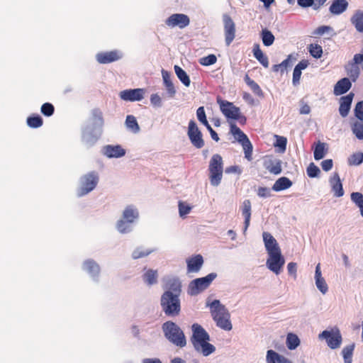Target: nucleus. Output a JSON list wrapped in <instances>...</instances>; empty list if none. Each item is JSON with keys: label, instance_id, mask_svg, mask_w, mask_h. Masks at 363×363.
Returning a JSON list of instances; mask_svg holds the SVG:
<instances>
[{"label": "nucleus", "instance_id": "1", "mask_svg": "<svg viewBox=\"0 0 363 363\" xmlns=\"http://www.w3.org/2000/svg\"><path fill=\"white\" fill-rule=\"evenodd\" d=\"M160 298L162 311L167 316H177L181 311L182 283L178 278L169 279Z\"/></svg>", "mask_w": 363, "mask_h": 363}, {"label": "nucleus", "instance_id": "2", "mask_svg": "<svg viewBox=\"0 0 363 363\" xmlns=\"http://www.w3.org/2000/svg\"><path fill=\"white\" fill-rule=\"evenodd\" d=\"M104 119L102 113L99 110H94L91 117L82 127L81 140L86 148L93 147L101 136L103 132Z\"/></svg>", "mask_w": 363, "mask_h": 363}, {"label": "nucleus", "instance_id": "3", "mask_svg": "<svg viewBox=\"0 0 363 363\" xmlns=\"http://www.w3.org/2000/svg\"><path fill=\"white\" fill-rule=\"evenodd\" d=\"M162 331L164 337L176 346L183 347L186 341L182 330L174 322L167 321L162 324Z\"/></svg>", "mask_w": 363, "mask_h": 363}, {"label": "nucleus", "instance_id": "4", "mask_svg": "<svg viewBox=\"0 0 363 363\" xmlns=\"http://www.w3.org/2000/svg\"><path fill=\"white\" fill-rule=\"evenodd\" d=\"M209 179L211 184L218 186L223 178V163L220 155L215 154L212 156L208 167Z\"/></svg>", "mask_w": 363, "mask_h": 363}, {"label": "nucleus", "instance_id": "5", "mask_svg": "<svg viewBox=\"0 0 363 363\" xmlns=\"http://www.w3.org/2000/svg\"><path fill=\"white\" fill-rule=\"evenodd\" d=\"M99 182V176L96 172H89L81 177L77 194L79 197L84 196L93 191Z\"/></svg>", "mask_w": 363, "mask_h": 363}, {"label": "nucleus", "instance_id": "6", "mask_svg": "<svg viewBox=\"0 0 363 363\" xmlns=\"http://www.w3.org/2000/svg\"><path fill=\"white\" fill-rule=\"evenodd\" d=\"M216 277L217 274L213 272L204 277L192 280L189 284L188 294L191 296L198 295L206 289Z\"/></svg>", "mask_w": 363, "mask_h": 363}, {"label": "nucleus", "instance_id": "7", "mask_svg": "<svg viewBox=\"0 0 363 363\" xmlns=\"http://www.w3.org/2000/svg\"><path fill=\"white\" fill-rule=\"evenodd\" d=\"M230 133L243 148L245 158L252 160V145L247 136L235 124L230 123Z\"/></svg>", "mask_w": 363, "mask_h": 363}, {"label": "nucleus", "instance_id": "8", "mask_svg": "<svg viewBox=\"0 0 363 363\" xmlns=\"http://www.w3.org/2000/svg\"><path fill=\"white\" fill-rule=\"evenodd\" d=\"M284 264L285 259L281 252L267 254L266 267L276 275H279L281 272Z\"/></svg>", "mask_w": 363, "mask_h": 363}, {"label": "nucleus", "instance_id": "9", "mask_svg": "<svg viewBox=\"0 0 363 363\" xmlns=\"http://www.w3.org/2000/svg\"><path fill=\"white\" fill-rule=\"evenodd\" d=\"M318 337L325 340L328 346L333 350L340 347L342 341L340 331L337 328L323 330L319 334Z\"/></svg>", "mask_w": 363, "mask_h": 363}, {"label": "nucleus", "instance_id": "10", "mask_svg": "<svg viewBox=\"0 0 363 363\" xmlns=\"http://www.w3.org/2000/svg\"><path fill=\"white\" fill-rule=\"evenodd\" d=\"M187 135L195 147L200 149L204 146L202 133L196 122L193 120L189 122Z\"/></svg>", "mask_w": 363, "mask_h": 363}, {"label": "nucleus", "instance_id": "11", "mask_svg": "<svg viewBox=\"0 0 363 363\" xmlns=\"http://www.w3.org/2000/svg\"><path fill=\"white\" fill-rule=\"evenodd\" d=\"M164 23L170 28L184 29L189 26L190 18L184 13H173L166 18Z\"/></svg>", "mask_w": 363, "mask_h": 363}, {"label": "nucleus", "instance_id": "12", "mask_svg": "<svg viewBox=\"0 0 363 363\" xmlns=\"http://www.w3.org/2000/svg\"><path fill=\"white\" fill-rule=\"evenodd\" d=\"M206 306L209 308L211 317L216 320L220 317L229 313L227 308L223 305L218 299L211 300L210 298L206 299Z\"/></svg>", "mask_w": 363, "mask_h": 363}, {"label": "nucleus", "instance_id": "13", "mask_svg": "<svg viewBox=\"0 0 363 363\" xmlns=\"http://www.w3.org/2000/svg\"><path fill=\"white\" fill-rule=\"evenodd\" d=\"M82 268L84 272L88 274L93 281H99L101 267L96 261L92 259H87L83 262Z\"/></svg>", "mask_w": 363, "mask_h": 363}, {"label": "nucleus", "instance_id": "14", "mask_svg": "<svg viewBox=\"0 0 363 363\" xmlns=\"http://www.w3.org/2000/svg\"><path fill=\"white\" fill-rule=\"evenodd\" d=\"M220 105V108L223 114L228 119H238L240 118V108L235 106L233 103L222 101L220 99L217 100Z\"/></svg>", "mask_w": 363, "mask_h": 363}, {"label": "nucleus", "instance_id": "15", "mask_svg": "<svg viewBox=\"0 0 363 363\" xmlns=\"http://www.w3.org/2000/svg\"><path fill=\"white\" fill-rule=\"evenodd\" d=\"M223 20L224 23L225 44L228 46L235 37V25L233 19L228 15H224Z\"/></svg>", "mask_w": 363, "mask_h": 363}, {"label": "nucleus", "instance_id": "16", "mask_svg": "<svg viewBox=\"0 0 363 363\" xmlns=\"http://www.w3.org/2000/svg\"><path fill=\"white\" fill-rule=\"evenodd\" d=\"M123 57V53L119 50H111L109 52H101L96 55V59L100 64H108Z\"/></svg>", "mask_w": 363, "mask_h": 363}, {"label": "nucleus", "instance_id": "17", "mask_svg": "<svg viewBox=\"0 0 363 363\" xmlns=\"http://www.w3.org/2000/svg\"><path fill=\"white\" fill-rule=\"evenodd\" d=\"M143 89H125L120 92L121 99L125 101H139L144 98Z\"/></svg>", "mask_w": 363, "mask_h": 363}, {"label": "nucleus", "instance_id": "18", "mask_svg": "<svg viewBox=\"0 0 363 363\" xmlns=\"http://www.w3.org/2000/svg\"><path fill=\"white\" fill-rule=\"evenodd\" d=\"M102 153L108 158H120L125 155V150L120 145H107L103 147Z\"/></svg>", "mask_w": 363, "mask_h": 363}, {"label": "nucleus", "instance_id": "19", "mask_svg": "<svg viewBox=\"0 0 363 363\" xmlns=\"http://www.w3.org/2000/svg\"><path fill=\"white\" fill-rule=\"evenodd\" d=\"M263 242L267 254L281 252L277 240L268 232L262 233Z\"/></svg>", "mask_w": 363, "mask_h": 363}, {"label": "nucleus", "instance_id": "20", "mask_svg": "<svg viewBox=\"0 0 363 363\" xmlns=\"http://www.w3.org/2000/svg\"><path fill=\"white\" fill-rule=\"evenodd\" d=\"M122 218L131 221L133 223H136L140 218V213L138 207L134 204L127 205L123 210L121 217Z\"/></svg>", "mask_w": 363, "mask_h": 363}, {"label": "nucleus", "instance_id": "21", "mask_svg": "<svg viewBox=\"0 0 363 363\" xmlns=\"http://www.w3.org/2000/svg\"><path fill=\"white\" fill-rule=\"evenodd\" d=\"M186 262L188 273L198 272L203 264V259L201 255H196L186 259Z\"/></svg>", "mask_w": 363, "mask_h": 363}, {"label": "nucleus", "instance_id": "22", "mask_svg": "<svg viewBox=\"0 0 363 363\" xmlns=\"http://www.w3.org/2000/svg\"><path fill=\"white\" fill-rule=\"evenodd\" d=\"M264 167L271 174H279L281 172V161L279 159L268 157L264 160Z\"/></svg>", "mask_w": 363, "mask_h": 363}, {"label": "nucleus", "instance_id": "23", "mask_svg": "<svg viewBox=\"0 0 363 363\" xmlns=\"http://www.w3.org/2000/svg\"><path fill=\"white\" fill-rule=\"evenodd\" d=\"M314 279L317 289L323 294H325L328 291V286L325 281V279L322 276L320 263H318L315 267Z\"/></svg>", "mask_w": 363, "mask_h": 363}, {"label": "nucleus", "instance_id": "24", "mask_svg": "<svg viewBox=\"0 0 363 363\" xmlns=\"http://www.w3.org/2000/svg\"><path fill=\"white\" fill-rule=\"evenodd\" d=\"M162 76L163 83H164V85L166 89L167 97L171 98V99L174 98L176 95L177 90L175 89V86H174L173 82H172L171 75H170L169 72H168L167 71H166L164 69H162Z\"/></svg>", "mask_w": 363, "mask_h": 363}, {"label": "nucleus", "instance_id": "25", "mask_svg": "<svg viewBox=\"0 0 363 363\" xmlns=\"http://www.w3.org/2000/svg\"><path fill=\"white\" fill-rule=\"evenodd\" d=\"M353 97L354 94L350 93L349 94L340 98L339 112L342 117L345 118L348 115Z\"/></svg>", "mask_w": 363, "mask_h": 363}, {"label": "nucleus", "instance_id": "26", "mask_svg": "<svg viewBox=\"0 0 363 363\" xmlns=\"http://www.w3.org/2000/svg\"><path fill=\"white\" fill-rule=\"evenodd\" d=\"M192 337L191 341L196 342L199 340H210V336L205 329L198 323H194L191 326Z\"/></svg>", "mask_w": 363, "mask_h": 363}, {"label": "nucleus", "instance_id": "27", "mask_svg": "<svg viewBox=\"0 0 363 363\" xmlns=\"http://www.w3.org/2000/svg\"><path fill=\"white\" fill-rule=\"evenodd\" d=\"M242 214L245 218L243 233L245 234L248 227L250 226L251 218V202L250 200H245L241 206Z\"/></svg>", "mask_w": 363, "mask_h": 363}, {"label": "nucleus", "instance_id": "28", "mask_svg": "<svg viewBox=\"0 0 363 363\" xmlns=\"http://www.w3.org/2000/svg\"><path fill=\"white\" fill-rule=\"evenodd\" d=\"M330 184L332 191L336 197H341L344 195V190L340 177L337 173H335L330 179Z\"/></svg>", "mask_w": 363, "mask_h": 363}, {"label": "nucleus", "instance_id": "29", "mask_svg": "<svg viewBox=\"0 0 363 363\" xmlns=\"http://www.w3.org/2000/svg\"><path fill=\"white\" fill-rule=\"evenodd\" d=\"M348 7L347 0H333L329 8V11L333 15H340L345 12Z\"/></svg>", "mask_w": 363, "mask_h": 363}, {"label": "nucleus", "instance_id": "30", "mask_svg": "<svg viewBox=\"0 0 363 363\" xmlns=\"http://www.w3.org/2000/svg\"><path fill=\"white\" fill-rule=\"evenodd\" d=\"M267 363H292L289 359L272 350L267 352Z\"/></svg>", "mask_w": 363, "mask_h": 363}, {"label": "nucleus", "instance_id": "31", "mask_svg": "<svg viewBox=\"0 0 363 363\" xmlns=\"http://www.w3.org/2000/svg\"><path fill=\"white\" fill-rule=\"evenodd\" d=\"M134 225L131 221L121 218L116 223V229L121 234H128L133 231Z\"/></svg>", "mask_w": 363, "mask_h": 363}, {"label": "nucleus", "instance_id": "32", "mask_svg": "<svg viewBox=\"0 0 363 363\" xmlns=\"http://www.w3.org/2000/svg\"><path fill=\"white\" fill-rule=\"evenodd\" d=\"M308 65L309 63L308 60H303L296 65L294 69L292 79V82L294 86L299 84L301 76V71L307 68Z\"/></svg>", "mask_w": 363, "mask_h": 363}, {"label": "nucleus", "instance_id": "33", "mask_svg": "<svg viewBox=\"0 0 363 363\" xmlns=\"http://www.w3.org/2000/svg\"><path fill=\"white\" fill-rule=\"evenodd\" d=\"M352 86L351 82L348 78H343L339 80L334 87V94L339 96L346 93Z\"/></svg>", "mask_w": 363, "mask_h": 363}, {"label": "nucleus", "instance_id": "34", "mask_svg": "<svg viewBox=\"0 0 363 363\" xmlns=\"http://www.w3.org/2000/svg\"><path fill=\"white\" fill-rule=\"evenodd\" d=\"M292 186V182L286 177L279 178L273 184L272 190L274 191H281L290 188Z\"/></svg>", "mask_w": 363, "mask_h": 363}, {"label": "nucleus", "instance_id": "35", "mask_svg": "<svg viewBox=\"0 0 363 363\" xmlns=\"http://www.w3.org/2000/svg\"><path fill=\"white\" fill-rule=\"evenodd\" d=\"M345 69L347 71V74L350 77L352 82H355L359 76L360 74V68L359 67L354 64L352 61L349 62V63L345 66Z\"/></svg>", "mask_w": 363, "mask_h": 363}, {"label": "nucleus", "instance_id": "36", "mask_svg": "<svg viewBox=\"0 0 363 363\" xmlns=\"http://www.w3.org/2000/svg\"><path fill=\"white\" fill-rule=\"evenodd\" d=\"M214 321L216 322V325L218 328H220L225 331H230L232 330L233 325H232V323L230 321V313L226 315V317L225 315L224 316L220 317V318H218Z\"/></svg>", "mask_w": 363, "mask_h": 363}, {"label": "nucleus", "instance_id": "37", "mask_svg": "<svg viewBox=\"0 0 363 363\" xmlns=\"http://www.w3.org/2000/svg\"><path fill=\"white\" fill-rule=\"evenodd\" d=\"M158 274L157 270L147 269L143 275V281L149 286L155 284L157 282Z\"/></svg>", "mask_w": 363, "mask_h": 363}, {"label": "nucleus", "instance_id": "38", "mask_svg": "<svg viewBox=\"0 0 363 363\" xmlns=\"http://www.w3.org/2000/svg\"><path fill=\"white\" fill-rule=\"evenodd\" d=\"M351 23L358 32L363 33V11H356L351 18Z\"/></svg>", "mask_w": 363, "mask_h": 363}, {"label": "nucleus", "instance_id": "39", "mask_svg": "<svg viewBox=\"0 0 363 363\" xmlns=\"http://www.w3.org/2000/svg\"><path fill=\"white\" fill-rule=\"evenodd\" d=\"M254 57L262 64L265 68L269 67V60L267 56H265L263 52L259 48V45L256 44L253 48Z\"/></svg>", "mask_w": 363, "mask_h": 363}, {"label": "nucleus", "instance_id": "40", "mask_svg": "<svg viewBox=\"0 0 363 363\" xmlns=\"http://www.w3.org/2000/svg\"><path fill=\"white\" fill-rule=\"evenodd\" d=\"M126 128L133 133H138L140 131V126L136 118L133 115H128L125 119Z\"/></svg>", "mask_w": 363, "mask_h": 363}, {"label": "nucleus", "instance_id": "41", "mask_svg": "<svg viewBox=\"0 0 363 363\" xmlns=\"http://www.w3.org/2000/svg\"><path fill=\"white\" fill-rule=\"evenodd\" d=\"M155 250L150 248H144L143 247H136L131 253V257L133 259H138L147 257Z\"/></svg>", "mask_w": 363, "mask_h": 363}, {"label": "nucleus", "instance_id": "42", "mask_svg": "<svg viewBox=\"0 0 363 363\" xmlns=\"http://www.w3.org/2000/svg\"><path fill=\"white\" fill-rule=\"evenodd\" d=\"M300 339L297 335L289 333L286 335V345L289 350H294L300 345Z\"/></svg>", "mask_w": 363, "mask_h": 363}, {"label": "nucleus", "instance_id": "43", "mask_svg": "<svg viewBox=\"0 0 363 363\" xmlns=\"http://www.w3.org/2000/svg\"><path fill=\"white\" fill-rule=\"evenodd\" d=\"M327 151L328 148L326 147V144L318 141L315 145L313 152L314 159L315 160L323 159L325 156Z\"/></svg>", "mask_w": 363, "mask_h": 363}, {"label": "nucleus", "instance_id": "44", "mask_svg": "<svg viewBox=\"0 0 363 363\" xmlns=\"http://www.w3.org/2000/svg\"><path fill=\"white\" fill-rule=\"evenodd\" d=\"M174 69L177 77L181 81V82L185 86L189 87L191 84V80L186 72L178 65H175Z\"/></svg>", "mask_w": 363, "mask_h": 363}, {"label": "nucleus", "instance_id": "45", "mask_svg": "<svg viewBox=\"0 0 363 363\" xmlns=\"http://www.w3.org/2000/svg\"><path fill=\"white\" fill-rule=\"evenodd\" d=\"M350 199L359 208L360 215L363 217V194L360 192H352L350 194Z\"/></svg>", "mask_w": 363, "mask_h": 363}, {"label": "nucleus", "instance_id": "46", "mask_svg": "<svg viewBox=\"0 0 363 363\" xmlns=\"http://www.w3.org/2000/svg\"><path fill=\"white\" fill-rule=\"evenodd\" d=\"M196 352L202 354L204 357H207L216 351V347L212 344L206 342L200 345L199 347L195 350Z\"/></svg>", "mask_w": 363, "mask_h": 363}, {"label": "nucleus", "instance_id": "47", "mask_svg": "<svg viewBox=\"0 0 363 363\" xmlns=\"http://www.w3.org/2000/svg\"><path fill=\"white\" fill-rule=\"evenodd\" d=\"M192 206L186 201H179L178 202L179 215L182 218H185L186 216L191 212Z\"/></svg>", "mask_w": 363, "mask_h": 363}, {"label": "nucleus", "instance_id": "48", "mask_svg": "<svg viewBox=\"0 0 363 363\" xmlns=\"http://www.w3.org/2000/svg\"><path fill=\"white\" fill-rule=\"evenodd\" d=\"M352 131L359 140H363V121H357L352 124Z\"/></svg>", "mask_w": 363, "mask_h": 363}, {"label": "nucleus", "instance_id": "49", "mask_svg": "<svg viewBox=\"0 0 363 363\" xmlns=\"http://www.w3.org/2000/svg\"><path fill=\"white\" fill-rule=\"evenodd\" d=\"M354 349V345L351 344L345 347L342 350V354L344 359L345 363H352V354Z\"/></svg>", "mask_w": 363, "mask_h": 363}, {"label": "nucleus", "instance_id": "50", "mask_svg": "<svg viewBox=\"0 0 363 363\" xmlns=\"http://www.w3.org/2000/svg\"><path fill=\"white\" fill-rule=\"evenodd\" d=\"M363 162V152H358L350 155L347 159V163L350 166H359Z\"/></svg>", "mask_w": 363, "mask_h": 363}, {"label": "nucleus", "instance_id": "51", "mask_svg": "<svg viewBox=\"0 0 363 363\" xmlns=\"http://www.w3.org/2000/svg\"><path fill=\"white\" fill-rule=\"evenodd\" d=\"M262 40L265 46H270L274 43V36L271 31L263 29L261 33Z\"/></svg>", "mask_w": 363, "mask_h": 363}, {"label": "nucleus", "instance_id": "52", "mask_svg": "<svg viewBox=\"0 0 363 363\" xmlns=\"http://www.w3.org/2000/svg\"><path fill=\"white\" fill-rule=\"evenodd\" d=\"M27 124L33 128H38L43 125V119L40 116H30L27 118Z\"/></svg>", "mask_w": 363, "mask_h": 363}, {"label": "nucleus", "instance_id": "53", "mask_svg": "<svg viewBox=\"0 0 363 363\" xmlns=\"http://www.w3.org/2000/svg\"><path fill=\"white\" fill-rule=\"evenodd\" d=\"M310 54L315 58H320L323 54L322 47L318 44H311L308 48Z\"/></svg>", "mask_w": 363, "mask_h": 363}, {"label": "nucleus", "instance_id": "54", "mask_svg": "<svg viewBox=\"0 0 363 363\" xmlns=\"http://www.w3.org/2000/svg\"><path fill=\"white\" fill-rule=\"evenodd\" d=\"M276 142L274 143L275 147H279L280 152H284L286 149L287 140L285 137L275 135Z\"/></svg>", "mask_w": 363, "mask_h": 363}, {"label": "nucleus", "instance_id": "55", "mask_svg": "<svg viewBox=\"0 0 363 363\" xmlns=\"http://www.w3.org/2000/svg\"><path fill=\"white\" fill-rule=\"evenodd\" d=\"M217 61V57L215 55L211 54L206 57H201L199 60L201 65L203 66H210L215 64Z\"/></svg>", "mask_w": 363, "mask_h": 363}, {"label": "nucleus", "instance_id": "56", "mask_svg": "<svg viewBox=\"0 0 363 363\" xmlns=\"http://www.w3.org/2000/svg\"><path fill=\"white\" fill-rule=\"evenodd\" d=\"M306 172L309 177L315 178L319 175L320 170L318 167H317L314 163L311 162L307 167Z\"/></svg>", "mask_w": 363, "mask_h": 363}, {"label": "nucleus", "instance_id": "57", "mask_svg": "<svg viewBox=\"0 0 363 363\" xmlns=\"http://www.w3.org/2000/svg\"><path fill=\"white\" fill-rule=\"evenodd\" d=\"M41 113L45 116H51L55 111L53 105L50 103H45L40 108Z\"/></svg>", "mask_w": 363, "mask_h": 363}, {"label": "nucleus", "instance_id": "58", "mask_svg": "<svg viewBox=\"0 0 363 363\" xmlns=\"http://www.w3.org/2000/svg\"><path fill=\"white\" fill-rule=\"evenodd\" d=\"M196 116L198 120L203 124L205 126L209 125L205 113L204 108L203 106L199 107L196 111Z\"/></svg>", "mask_w": 363, "mask_h": 363}, {"label": "nucleus", "instance_id": "59", "mask_svg": "<svg viewBox=\"0 0 363 363\" xmlns=\"http://www.w3.org/2000/svg\"><path fill=\"white\" fill-rule=\"evenodd\" d=\"M151 104L155 108L162 106V99L158 94H152L150 99Z\"/></svg>", "mask_w": 363, "mask_h": 363}, {"label": "nucleus", "instance_id": "60", "mask_svg": "<svg viewBox=\"0 0 363 363\" xmlns=\"http://www.w3.org/2000/svg\"><path fill=\"white\" fill-rule=\"evenodd\" d=\"M354 112L359 121H363V101H359L356 104Z\"/></svg>", "mask_w": 363, "mask_h": 363}, {"label": "nucleus", "instance_id": "61", "mask_svg": "<svg viewBox=\"0 0 363 363\" xmlns=\"http://www.w3.org/2000/svg\"><path fill=\"white\" fill-rule=\"evenodd\" d=\"M296 60V57L293 55H288L287 58L281 63V67H283V69H281V72H284L287 67H291L292 65L293 61H295Z\"/></svg>", "mask_w": 363, "mask_h": 363}, {"label": "nucleus", "instance_id": "62", "mask_svg": "<svg viewBox=\"0 0 363 363\" xmlns=\"http://www.w3.org/2000/svg\"><path fill=\"white\" fill-rule=\"evenodd\" d=\"M257 195L262 198H267L271 196V191L267 187H259L257 191Z\"/></svg>", "mask_w": 363, "mask_h": 363}, {"label": "nucleus", "instance_id": "63", "mask_svg": "<svg viewBox=\"0 0 363 363\" xmlns=\"http://www.w3.org/2000/svg\"><path fill=\"white\" fill-rule=\"evenodd\" d=\"M320 165L324 171L328 172L333 168V162L331 159H327L323 160Z\"/></svg>", "mask_w": 363, "mask_h": 363}, {"label": "nucleus", "instance_id": "64", "mask_svg": "<svg viewBox=\"0 0 363 363\" xmlns=\"http://www.w3.org/2000/svg\"><path fill=\"white\" fill-rule=\"evenodd\" d=\"M352 61L354 62V64H356L358 66H360L361 68L363 69V55L362 54H355L354 55V57Z\"/></svg>", "mask_w": 363, "mask_h": 363}]
</instances>
